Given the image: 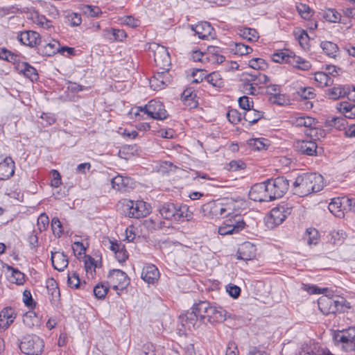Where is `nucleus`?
Returning a JSON list of instances; mask_svg holds the SVG:
<instances>
[{"label": "nucleus", "mask_w": 355, "mask_h": 355, "mask_svg": "<svg viewBox=\"0 0 355 355\" xmlns=\"http://www.w3.org/2000/svg\"><path fill=\"white\" fill-rule=\"evenodd\" d=\"M324 185V179L320 174L303 173L296 178L293 190L294 194L303 197L321 191Z\"/></svg>", "instance_id": "f257e3e1"}, {"label": "nucleus", "mask_w": 355, "mask_h": 355, "mask_svg": "<svg viewBox=\"0 0 355 355\" xmlns=\"http://www.w3.org/2000/svg\"><path fill=\"white\" fill-rule=\"evenodd\" d=\"M238 210L237 202L233 199L212 200L201 207L202 213L210 217H230L236 214Z\"/></svg>", "instance_id": "f03ea898"}, {"label": "nucleus", "mask_w": 355, "mask_h": 355, "mask_svg": "<svg viewBox=\"0 0 355 355\" xmlns=\"http://www.w3.org/2000/svg\"><path fill=\"white\" fill-rule=\"evenodd\" d=\"M209 306V303L207 301H202L194 304L191 311L180 315L182 325L190 329L198 327L200 323L206 324V315Z\"/></svg>", "instance_id": "7ed1b4c3"}, {"label": "nucleus", "mask_w": 355, "mask_h": 355, "mask_svg": "<svg viewBox=\"0 0 355 355\" xmlns=\"http://www.w3.org/2000/svg\"><path fill=\"white\" fill-rule=\"evenodd\" d=\"M121 203L123 214L129 218H139L145 217L151 211L150 205L143 200L133 201L124 199Z\"/></svg>", "instance_id": "20e7f679"}, {"label": "nucleus", "mask_w": 355, "mask_h": 355, "mask_svg": "<svg viewBox=\"0 0 355 355\" xmlns=\"http://www.w3.org/2000/svg\"><path fill=\"white\" fill-rule=\"evenodd\" d=\"M140 112H143L144 114L147 115L150 118L159 121H163L168 116V114L163 103L156 100L150 101L144 107H136L135 112L132 113L135 116H140Z\"/></svg>", "instance_id": "39448f33"}, {"label": "nucleus", "mask_w": 355, "mask_h": 355, "mask_svg": "<svg viewBox=\"0 0 355 355\" xmlns=\"http://www.w3.org/2000/svg\"><path fill=\"white\" fill-rule=\"evenodd\" d=\"M334 340L346 352L355 350V327L338 331L334 334Z\"/></svg>", "instance_id": "423d86ee"}, {"label": "nucleus", "mask_w": 355, "mask_h": 355, "mask_svg": "<svg viewBox=\"0 0 355 355\" xmlns=\"http://www.w3.org/2000/svg\"><path fill=\"white\" fill-rule=\"evenodd\" d=\"M270 201L284 196L288 189V180L284 177H277L266 181Z\"/></svg>", "instance_id": "0eeeda50"}, {"label": "nucleus", "mask_w": 355, "mask_h": 355, "mask_svg": "<svg viewBox=\"0 0 355 355\" xmlns=\"http://www.w3.org/2000/svg\"><path fill=\"white\" fill-rule=\"evenodd\" d=\"M44 347L43 340L36 335L26 336L19 345L21 351L28 355H40Z\"/></svg>", "instance_id": "6e6552de"}, {"label": "nucleus", "mask_w": 355, "mask_h": 355, "mask_svg": "<svg viewBox=\"0 0 355 355\" xmlns=\"http://www.w3.org/2000/svg\"><path fill=\"white\" fill-rule=\"evenodd\" d=\"M230 217L229 219L219 227L218 233L220 235L237 234L245 228V223L241 215L234 214Z\"/></svg>", "instance_id": "1a4fd4ad"}, {"label": "nucleus", "mask_w": 355, "mask_h": 355, "mask_svg": "<svg viewBox=\"0 0 355 355\" xmlns=\"http://www.w3.org/2000/svg\"><path fill=\"white\" fill-rule=\"evenodd\" d=\"M109 284L114 290L120 295L119 291L125 289L130 284V279L123 271L119 269H114L108 274Z\"/></svg>", "instance_id": "9d476101"}, {"label": "nucleus", "mask_w": 355, "mask_h": 355, "mask_svg": "<svg viewBox=\"0 0 355 355\" xmlns=\"http://www.w3.org/2000/svg\"><path fill=\"white\" fill-rule=\"evenodd\" d=\"M150 49L153 52L154 61L156 65L163 70H168L171 58L167 49L156 43L152 44Z\"/></svg>", "instance_id": "9b49d317"}, {"label": "nucleus", "mask_w": 355, "mask_h": 355, "mask_svg": "<svg viewBox=\"0 0 355 355\" xmlns=\"http://www.w3.org/2000/svg\"><path fill=\"white\" fill-rule=\"evenodd\" d=\"M171 80L168 70H163L155 73L150 79L149 83L153 90H161L168 85Z\"/></svg>", "instance_id": "f8f14e48"}, {"label": "nucleus", "mask_w": 355, "mask_h": 355, "mask_svg": "<svg viewBox=\"0 0 355 355\" xmlns=\"http://www.w3.org/2000/svg\"><path fill=\"white\" fill-rule=\"evenodd\" d=\"M266 182H263L254 184L249 191V197L257 202H270Z\"/></svg>", "instance_id": "ddd939ff"}, {"label": "nucleus", "mask_w": 355, "mask_h": 355, "mask_svg": "<svg viewBox=\"0 0 355 355\" xmlns=\"http://www.w3.org/2000/svg\"><path fill=\"white\" fill-rule=\"evenodd\" d=\"M349 198H336L331 200L329 204L328 208L330 212L338 218H343L345 216L344 209H346V205L350 203Z\"/></svg>", "instance_id": "4468645a"}, {"label": "nucleus", "mask_w": 355, "mask_h": 355, "mask_svg": "<svg viewBox=\"0 0 355 355\" xmlns=\"http://www.w3.org/2000/svg\"><path fill=\"white\" fill-rule=\"evenodd\" d=\"M191 30L200 39L209 40L215 37V33L213 27L209 22L202 21L191 26Z\"/></svg>", "instance_id": "2eb2a0df"}, {"label": "nucleus", "mask_w": 355, "mask_h": 355, "mask_svg": "<svg viewBox=\"0 0 355 355\" xmlns=\"http://www.w3.org/2000/svg\"><path fill=\"white\" fill-rule=\"evenodd\" d=\"M19 41L26 46H35L41 43V37L38 33L33 31H26L18 34Z\"/></svg>", "instance_id": "dca6fc26"}, {"label": "nucleus", "mask_w": 355, "mask_h": 355, "mask_svg": "<svg viewBox=\"0 0 355 355\" xmlns=\"http://www.w3.org/2000/svg\"><path fill=\"white\" fill-rule=\"evenodd\" d=\"M256 246L250 242L242 243L237 251V258L243 261L252 260L256 257Z\"/></svg>", "instance_id": "f3484780"}, {"label": "nucleus", "mask_w": 355, "mask_h": 355, "mask_svg": "<svg viewBox=\"0 0 355 355\" xmlns=\"http://www.w3.org/2000/svg\"><path fill=\"white\" fill-rule=\"evenodd\" d=\"M227 311L221 307H216L209 304L206 315V324L223 322L226 319Z\"/></svg>", "instance_id": "a211bd4d"}, {"label": "nucleus", "mask_w": 355, "mask_h": 355, "mask_svg": "<svg viewBox=\"0 0 355 355\" xmlns=\"http://www.w3.org/2000/svg\"><path fill=\"white\" fill-rule=\"evenodd\" d=\"M287 216V211L284 206L275 207L271 209L267 223L273 225H279L283 223Z\"/></svg>", "instance_id": "6ab92c4d"}, {"label": "nucleus", "mask_w": 355, "mask_h": 355, "mask_svg": "<svg viewBox=\"0 0 355 355\" xmlns=\"http://www.w3.org/2000/svg\"><path fill=\"white\" fill-rule=\"evenodd\" d=\"M15 162L10 157H5L0 162V179L7 180L15 173Z\"/></svg>", "instance_id": "aec40b11"}, {"label": "nucleus", "mask_w": 355, "mask_h": 355, "mask_svg": "<svg viewBox=\"0 0 355 355\" xmlns=\"http://www.w3.org/2000/svg\"><path fill=\"white\" fill-rule=\"evenodd\" d=\"M112 187L114 189L121 192H125L132 188V181L128 177L116 175L111 180Z\"/></svg>", "instance_id": "412c9836"}, {"label": "nucleus", "mask_w": 355, "mask_h": 355, "mask_svg": "<svg viewBox=\"0 0 355 355\" xmlns=\"http://www.w3.org/2000/svg\"><path fill=\"white\" fill-rule=\"evenodd\" d=\"M297 150L302 154L313 156L317 153V144L311 140H302L297 142Z\"/></svg>", "instance_id": "4be33fe9"}, {"label": "nucleus", "mask_w": 355, "mask_h": 355, "mask_svg": "<svg viewBox=\"0 0 355 355\" xmlns=\"http://www.w3.org/2000/svg\"><path fill=\"white\" fill-rule=\"evenodd\" d=\"M159 272L154 265H147L144 267L141 272V278L148 284H154L157 281Z\"/></svg>", "instance_id": "5701e85b"}, {"label": "nucleus", "mask_w": 355, "mask_h": 355, "mask_svg": "<svg viewBox=\"0 0 355 355\" xmlns=\"http://www.w3.org/2000/svg\"><path fill=\"white\" fill-rule=\"evenodd\" d=\"M343 302H345L344 299H341L340 300H336L329 297H322L319 300L318 305L320 309L322 311L323 306L327 305L329 306L328 311L327 313H336L343 306Z\"/></svg>", "instance_id": "b1692460"}, {"label": "nucleus", "mask_w": 355, "mask_h": 355, "mask_svg": "<svg viewBox=\"0 0 355 355\" xmlns=\"http://www.w3.org/2000/svg\"><path fill=\"white\" fill-rule=\"evenodd\" d=\"M51 262L53 268L58 271L64 270L69 263L67 257L60 252H51Z\"/></svg>", "instance_id": "393cba45"}, {"label": "nucleus", "mask_w": 355, "mask_h": 355, "mask_svg": "<svg viewBox=\"0 0 355 355\" xmlns=\"http://www.w3.org/2000/svg\"><path fill=\"white\" fill-rule=\"evenodd\" d=\"M28 19L33 23L46 29H49L53 26L51 21L47 19L44 15H40L35 10L29 13Z\"/></svg>", "instance_id": "a878e982"}, {"label": "nucleus", "mask_w": 355, "mask_h": 355, "mask_svg": "<svg viewBox=\"0 0 355 355\" xmlns=\"http://www.w3.org/2000/svg\"><path fill=\"white\" fill-rule=\"evenodd\" d=\"M244 80L248 81V83H250L251 85L257 87L259 85L268 83L269 81V78L261 72L256 71L252 73H247Z\"/></svg>", "instance_id": "bb28decb"}, {"label": "nucleus", "mask_w": 355, "mask_h": 355, "mask_svg": "<svg viewBox=\"0 0 355 355\" xmlns=\"http://www.w3.org/2000/svg\"><path fill=\"white\" fill-rule=\"evenodd\" d=\"M347 94V87L340 85L325 90V96L331 100H338Z\"/></svg>", "instance_id": "cd10ccee"}, {"label": "nucleus", "mask_w": 355, "mask_h": 355, "mask_svg": "<svg viewBox=\"0 0 355 355\" xmlns=\"http://www.w3.org/2000/svg\"><path fill=\"white\" fill-rule=\"evenodd\" d=\"M196 98V94L189 89L184 90L182 95L184 105L189 109H193L198 106V102Z\"/></svg>", "instance_id": "c85d7f7f"}, {"label": "nucleus", "mask_w": 355, "mask_h": 355, "mask_svg": "<svg viewBox=\"0 0 355 355\" xmlns=\"http://www.w3.org/2000/svg\"><path fill=\"white\" fill-rule=\"evenodd\" d=\"M177 206L173 203L166 202L159 207V211L164 218L173 220L175 211H177Z\"/></svg>", "instance_id": "c756f323"}, {"label": "nucleus", "mask_w": 355, "mask_h": 355, "mask_svg": "<svg viewBox=\"0 0 355 355\" xmlns=\"http://www.w3.org/2000/svg\"><path fill=\"white\" fill-rule=\"evenodd\" d=\"M293 55L294 53L288 51V50L279 51L272 54V59L275 62H285L291 64Z\"/></svg>", "instance_id": "7c9ffc66"}, {"label": "nucleus", "mask_w": 355, "mask_h": 355, "mask_svg": "<svg viewBox=\"0 0 355 355\" xmlns=\"http://www.w3.org/2000/svg\"><path fill=\"white\" fill-rule=\"evenodd\" d=\"M191 215L192 213L189 211L187 205H183L177 206V211H175L173 220L178 222L183 221L185 219L189 220L191 217Z\"/></svg>", "instance_id": "2f4dec72"}, {"label": "nucleus", "mask_w": 355, "mask_h": 355, "mask_svg": "<svg viewBox=\"0 0 355 355\" xmlns=\"http://www.w3.org/2000/svg\"><path fill=\"white\" fill-rule=\"evenodd\" d=\"M8 270L11 271V275L9 277V281L12 284L22 285L25 282V275L19 270L14 268L10 266H6Z\"/></svg>", "instance_id": "473e14b6"}, {"label": "nucleus", "mask_w": 355, "mask_h": 355, "mask_svg": "<svg viewBox=\"0 0 355 355\" xmlns=\"http://www.w3.org/2000/svg\"><path fill=\"white\" fill-rule=\"evenodd\" d=\"M204 77L207 83L213 87L220 88L223 86V79L218 71L211 72L209 74L205 75Z\"/></svg>", "instance_id": "72a5a7b5"}, {"label": "nucleus", "mask_w": 355, "mask_h": 355, "mask_svg": "<svg viewBox=\"0 0 355 355\" xmlns=\"http://www.w3.org/2000/svg\"><path fill=\"white\" fill-rule=\"evenodd\" d=\"M262 116L263 114L261 112L253 108H250L243 113L244 120L250 125L257 123Z\"/></svg>", "instance_id": "f704fd0d"}, {"label": "nucleus", "mask_w": 355, "mask_h": 355, "mask_svg": "<svg viewBox=\"0 0 355 355\" xmlns=\"http://www.w3.org/2000/svg\"><path fill=\"white\" fill-rule=\"evenodd\" d=\"M291 65L303 71H308L311 67V64L308 60L300 56H297L295 54L291 60Z\"/></svg>", "instance_id": "c9c22d12"}, {"label": "nucleus", "mask_w": 355, "mask_h": 355, "mask_svg": "<svg viewBox=\"0 0 355 355\" xmlns=\"http://www.w3.org/2000/svg\"><path fill=\"white\" fill-rule=\"evenodd\" d=\"M80 9L88 17H99L103 14L101 9L96 6L83 5Z\"/></svg>", "instance_id": "e433bc0d"}, {"label": "nucleus", "mask_w": 355, "mask_h": 355, "mask_svg": "<svg viewBox=\"0 0 355 355\" xmlns=\"http://www.w3.org/2000/svg\"><path fill=\"white\" fill-rule=\"evenodd\" d=\"M293 124L297 127H305V128H313L315 124V120L314 118L308 116H302L297 117Z\"/></svg>", "instance_id": "4c0bfd02"}, {"label": "nucleus", "mask_w": 355, "mask_h": 355, "mask_svg": "<svg viewBox=\"0 0 355 355\" xmlns=\"http://www.w3.org/2000/svg\"><path fill=\"white\" fill-rule=\"evenodd\" d=\"M46 289L49 295H51V300H56L60 297V290L54 279H49L46 281Z\"/></svg>", "instance_id": "58836bf2"}, {"label": "nucleus", "mask_w": 355, "mask_h": 355, "mask_svg": "<svg viewBox=\"0 0 355 355\" xmlns=\"http://www.w3.org/2000/svg\"><path fill=\"white\" fill-rule=\"evenodd\" d=\"M320 46L328 56L331 58H335L336 56V53L338 51V47L336 44L331 42L324 41L321 42Z\"/></svg>", "instance_id": "ea45409f"}, {"label": "nucleus", "mask_w": 355, "mask_h": 355, "mask_svg": "<svg viewBox=\"0 0 355 355\" xmlns=\"http://www.w3.org/2000/svg\"><path fill=\"white\" fill-rule=\"evenodd\" d=\"M20 71L32 81L36 80L38 78L36 69L27 62L21 64Z\"/></svg>", "instance_id": "a19ab883"}, {"label": "nucleus", "mask_w": 355, "mask_h": 355, "mask_svg": "<svg viewBox=\"0 0 355 355\" xmlns=\"http://www.w3.org/2000/svg\"><path fill=\"white\" fill-rule=\"evenodd\" d=\"M314 80L320 87L329 86L333 83V79L324 72H317L314 75Z\"/></svg>", "instance_id": "79ce46f5"}, {"label": "nucleus", "mask_w": 355, "mask_h": 355, "mask_svg": "<svg viewBox=\"0 0 355 355\" xmlns=\"http://www.w3.org/2000/svg\"><path fill=\"white\" fill-rule=\"evenodd\" d=\"M346 119L343 117H331L326 121V127L334 128L337 130L345 128Z\"/></svg>", "instance_id": "37998d69"}, {"label": "nucleus", "mask_w": 355, "mask_h": 355, "mask_svg": "<svg viewBox=\"0 0 355 355\" xmlns=\"http://www.w3.org/2000/svg\"><path fill=\"white\" fill-rule=\"evenodd\" d=\"M220 49L217 46H209L207 49V55H210L211 58L208 59L217 63H222L225 60V57L220 54Z\"/></svg>", "instance_id": "c03bdc74"}, {"label": "nucleus", "mask_w": 355, "mask_h": 355, "mask_svg": "<svg viewBox=\"0 0 355 355\" xmlns=\"http://www.w3.org/2000/svg\"><path fill=\"white\" fill-rule=\"evenodd\" d=\"M239 34L243 38L250 42L257 41L259 38L258 32L251 28H243L241 29Z\"/></svg>", "instance_id": "a18cd8bd"}, {"label": "nucleus", "mask_w": 355, "mask_h": 355, "mask_svg": "<svg viewBox=\"0 0 355 355\" xmlns=\"http://www.w3.org/2000/svg\"><path fill=\"white\" fill-rule=\"evenodd\" d=\"M232 51L236 55H245L252 51V49L242 43H235L231 48Z\"/></svg>", "instance_id": "49530a36"}, {"label": "nucleus", "mask_w": 355, "mask_h": 355, "mask_svg": "<svg viewBox=\"0 0 355 355\" xmlns=\"http://www.w3.org/2000/svg\"><path fill=\"white\" fill-rule=\"evenodd\" d=\"M323 17L331 23L338 22L340 19V14L335 9L329 8L324 11Z\"/></svg>", "instance_id": "de8ad7c7"}, {"label": "nucleus", "mask_w": 355, "mask_h": 355, "mask_svg": "<svg viewBox=\"0 0 355 355\" xmlns=\"http://www.w3.org/2000/svg\"><path fill=\"white\" fill-rule=\"evenodd\" d=\"M349 106L350 105L349 102H341L338 104L337 109L344 115L345 118L351 119H355V114L352 112V109H349Z\"/></svg>", "instance_id": "09e8293b"}, {"label": "nucleus", "mask_w": 355, "mask_h": 355, "mask_svg": "<svg viewBox=\"0 0 355 355\" xmlns=\"http://www.w3.org/2000/svg\"><path fill=\"white\" fill-rule=\"evenodd\" d=\"M304 239L306 241L309 245H315L318 240V230L315 228L307 229L304 236Z\"/></svg>", "instance_id": "8fccbe9b"}, {"label": "nucleus", "mask_w": 355, "mask_h": 355, "mask_svg": "<svg viewBox=\"0 0 355 355\" xmlns=\"http://www.w3.org/2000/svg\"><path fill=\"white\" fill-rule=\"evenodd\" d=\"M84 263L86 272L93 276L96 272V268L98 267L96 261L92 257L85 256Z\"/></svg>", "instance_id": "3c124183"}, {"label": "nucleus", "mask_w": 355, "mask_h": 355, "mask_svg": "<svg viewBox=\"0 0 355 355\" xmlns=\"http://www.w3.org/2000/svg\"><path fill=\"white\" fill-rule=\"evenodd\" d=\"M104 32L107 33L108 35H110L112 36L109 37L110 40L122 41L123 38L126 37L125 32L123 30L121 29H105L104 30Z\"/></svg>", "instance_id": "603ef678"}, {"label": "nucleus", "mask_w": 355, "mask_h": 355, "mask_svg": "<svg viewBox=\"0 0 355 355\" xmlns=\"http://www.w3.org/2000/svg\"><path fill=\"white\" fill-rule=\"evenodd\" d=\"M109 286L105 283H99L94 288V294L98 299H103L107 293Z\"/></svg>", "instance_id": "864d4df0"}, {"label": "nucleus", "mask_w": 355, "mask_h": 355, "mask_svg": "<svg viewBox=\"0 0 355 355\" xmlns=\"http://www.w3.org/2000/svg\"><path fill=\"white\" fill-rule=\"evenodd\" d=\"M345 234L343 231H336L331 232L329 234V241L333 244H340L344 239Z\"/></svg>", "instance_id": "5fc2aeb1"}, {"label": "nucleus", "mask_w": 355, "mask_h": 355, "mask_svg": "<svg viewBox=\"0 0 355 355\" xmlns=\"http://www.w3.org/2000/svg\"><path fill=\"white\" fill-rule=\"evenodd\" d=\"M267 141H268L263 138L252 139L250 140L249 145L254 150H262L266 149V147L268 146Z\"/></svg>", "instance_id": "6e6d98bb"}, {"label": "nucleus", "mask_w": 355, "mask_h": 355, "mask_svg": "<svg viewBox=\"0 0 355 355\" xmlns=\"http://www.w3.org/2000/svg\"><path fill=\"white\" fill-rule=\"evenodd\" d=\"M14 311L11 308L3 309L0 313V319L2 321L3 318L6 319L7 325H10L15 318Z\"/></svg>", "instance_id": "4d7b16f0"}, {"label": "nucleus", "mask_w": 355, "mask_h": 355, "mask_svg": "<svg viewBox=\"0 0 355 355\" xmlns=\"http://www.w3.org/2000/svg\"><path fill=\"white\" fill-rule=\"evenodd\" d=\"M269 101L273 104H277L279 105H285L288 104V99L286 98L284 94L278 93L277 94L270 96Z\"/></svg>", "instance_id": "13d9d810"}, {"label": "nucleus", "mask_w": 355, "mask_h": 355, "mask_svg": "<svg viewBox=\"0 0 355 355\" xmlns=\"http://www.w3.org/2000/svg\"><path fill=\"white\" fill-rule=\"evenodd\" d=\"M297 10L302 18L308 19L311 17V10L309 6L304 3H300L297 6Z\"/></svg>", "instance_id": "bf43d9fd"}, {"label": "nucleus", "mask_w": 355, "mask_h": 355, "mask_svg": "<svg viewBox=\"0 0 355 355\" xmlns=\"http://www.w3.org/2000/svg\"><path fill=\"white\" fill-rule=\"evenodd\" d=\"M66 17L71 26H78L82 22L80 15L76 12L68 13Z\"/></svg>", "instance_id": "052dcab7"}, {"label": "nucleus", "mask_w": 355, "mask_h": 355, "mask_svg": "<svg viewBox=\"0 0 355 355\" xmlns=\"http://www.w3.org/2000/svg\"><path fill=\"white\" fill-rule=\"evenodd\" d=\"M302 289L306 291L309 294H320L323 293L325 291H327V288H320L314 285H310V284H302Z\"/></svg>", "instance_id": "680f3d73"}, {"label": "nucleus", "mask_w": 355, "mask_h": 355, "mask_svg": "<svg viewBox=\"0 0 355 355\" xmlns=\"http://www.w3.org/2000/svg\"><path fill=\"white\" fill-rule=\"evenodd\" d=\"M122 24H125L131 28H136L139 26L140 21L139 19L133 17L132 16H124L121 18Z\"/></svg>", "instance_id": "e2e57ef3"}, {"label": "nucleus", "mask_w": 355, "mask_h": 355, "mask_svg": "<svg viewBox=\"0 0 355 355\" xmlns=\"http://www.w3.org/2000/svg\"><path fill=\"white\" fill-rule=\"evenodd\" d=\"M249 67L254 69L261 70L266 67V63L261 58H254L249 61Z\"/></svg>", "instance_id": "0e129e2a"}, {"label": "nucleus", "mask_w": 355, "mask_h": 355, "mask_svg": "<svg viewBox=\"0 0 355 355\" xmlns=\"http://www.w3.org/2000/svg\"><path fill=\"white\" fill-rule=\"evenodd\" d=\"M49 220L46 214H42L37 218V227L40 232H43L46 230L49 226Z\"/></svg>", "instance_id": "69168bd1"}, {"label": "nucleus", "mask_w": 355, "mask_h": 355, "mask_svg": "<svg viewBox=\"0 0 355 355\" xmlns=\"http://www.w3.org/2000/svg\"><path fill=\"white\" fill-rule=\"evenodd\" d=\"M68 284L70 287L78 288L80 284V280L76 272H72L68 275Z\"/></svg>", "instance_id": "338daca9"}, {"label": "nucleus", "mask_w": 355, "mask_h": 355, "mask_svg": "<svg viewBox=\"0 0 355 355\" xmlns=\"http://www.w3.org/2000/svg\"><path fill=\"white\" fill-rule=\"evenodd\" d=\"M227 117L229 121L232 123H237L241 120V114L236 110H230L227 114Z\"/></svg>", "instance_id": "774afa93"}]
</instances>
